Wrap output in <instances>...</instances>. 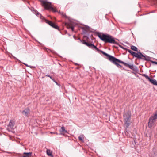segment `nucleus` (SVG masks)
I'll return each instance as SVG.
<instances>
[{"label": "nucleus", "instance_id": "1a4fd4ad", "mask_svg": "<svg viewBox=\"0 0 157 157\" xmlns=\"http://www.w3.org/2000/svg\"><path fill=\"white\" fill-rule=\"evenodd\" d=\"M124 132L125 134L127 136L129 137H131V138H132L133 137V136L132 134V132H129L127 128H126Z\"/></svg>", "mask_w": 157, "mask_h": 157}, {"label": "nucleus", "instance_id": "4be33fe9", "mask_svg": "<svg viewBox=\"0 0 157 157\" xmlns=\"http://www.w3.org/2000/svg\"><path fill=\"white\" fill-rule=\"evenodd\" d=\"M45 21L46 23L50 25L51 26V25L52 23V22L46 20V19H45Z\"/></svg>", "mask_w": 157, "mask_h": 157}, {"label": "nucleus", "instance_id": "2eb2a0df", "mask_svg": "<svg viewBox=\"0 0 157 157\" xmlns=\"http://www.w3.org/2000/svg\"><path fill=\"white\" fill-rule=\"evenodd\" d=\"M150 82L153 85L157 86V81L155 79H152L151 78Z\"/></svg>", "mask_w": 157, "mask_h": 157}, {"label": "nucleus", "instance_id": "9b49d317", "mask_svg": "<svg viewBox=\"0 0 157 157\" xmlns=\"http://www.w3.org/2000/svg\"><path fill=\"white\" fill-rule=\"evenodd\" d=\"M23 154L24 155L22 156V157H31L32 156V152H24Z\"/></svg>", "mask_w": 157, "mask_h": 157}, {"label": "nucleus", "instance_id": "f257e3e1", "mask_svg": "<svg viewBox=\"0 0 157 157\" xmlns=\"http://www.w3.org/2000/svg\"><path fill=\"white\" fill-rule=\"evenodd\" d=\"M101 52L104 55L108 57L107 59L113 64L115 65L118 67H122V66L120 65L118 63H120L123 64L126 67H128L133 71H135V68L134 65H130L123 61H122L114 56H111L103 51H101Z\"/></svg>", "mask_w": 157, "mask_h": 157}, {"label": "nucleus", "instance_id": "6ab92c4d", "mask_svg": "<svg viewBox=\"0 0 157 157\" xmlns=\"http://www.w3.org/2000/svg\"><path fill=\"white\" fill-rule=\"evenodd\" d=\"M131 48L133 50L137 52L138 51L137 48L135 46L132 45L131 46Z\"/></svg>", "mask_w": 157, "mask_h": 157}, {"label": "nucleus", "instance_id": "0eeeda50", "mask_svg": "<svg viewBox=\"0 0 157 157\" xmlns=\"http://www.w3.org/2000/svg\"><path fill=\"white\" fill-rule=\"evenodd\" d=\"M131 116V114L130 112L128 111L125 113L124 114V120H130Z\"/></svg>", "mask_w": 157, "mask_h": 157}, {"label": "nucleus", "instance_id": "4468645a", "mask_svg": "<svg viewBox=\"0 0 157 157\" xmlns=\"http://www.w3.org/2000/svg\"><path fill=\"white\" fill-rule=\"evenodd\" d=\"M51 26L52 27H53V28H54L56 29H57L58 30H59V27L57 25H56L54 23H53L52 22Z\"/></svg>", "mask_w": 157, "mask_h": 157}, {"label": "nucleus", "instance_id": "c85d7f7f", "mask_svg": "<svg viewBox=\"0 0 157 157\" xmlns=\"http://www.w3.org/2000/svg\"><path fill=\"white\" fill-rule=\"evenodd\" d=\"M54 82H55V83L57 84H58L57 82H56L55 80L53 79V80Z\"/></svg>", "mask_w": 157, "mask_h": 157}, {"label": "nucleus", "instance_id": "b1692460", "mask_svg": "<svg viewBox=\"0 0 157 157\" xmlns=\"http://www.w3.org/2000/svg\"><path fill=\"white\" fill-rule=\"evenodd\" d=\"M46 76L49 77L52 80H53V79L52 78L50 75H46Z\"/></svg>", "mask_w": 157, "mask_h": 157}, {"label": "nucleus", "instance_id": "20e7f679", "mask_svg": "<svg viewBox=\"0 0 157 157\" xmlns=\"http://www.w3.org/2000/svg\"><path fill=\"white\" fill-rule=\"evenodd\" d=\"M157 119V110L154 113L153 115L149 119L148 126L149 128H151L154 125Z\"/></svg>", "mask_w": 157, "mask_h": 157}, {"label": "nucleus", "instance_id": "7c9ffc66", "mask_svg": "<svg viewBox=\"0 0 157 157\" xmlns=\"http://www.w3.org/2000/svg\"><path fill=\"white\" fill-rule=\"evenodd\" d=\"M35 10H34V11L35 12H33V13H35V14H36V13H35Z\"/></svg>", "mask_w": 157, "mask_h": 157}, {"label": "nucleus", "instance_id": "dca6fc26", "mask_svg": "<svg viewBox=\"0 0 157 157\" xmlns=\"http://www.w3.org/2000/svg\"><path fill=\"white\" fill-rule=\"evenodd\" d=\"M35 11L36 13H37L36 15H37L38 16H40V18L41 19H45L44 17L43 16H42L36 10H35Z\"/></svg>", "mask_w": 157, "mask_h": 157}, {"label": "nucleus", "instance_id": "5701e85b", "mask_svg": "<svg viewBox=\"0 0 157 157\" xmlns=\"http://www.w3.org/2000/svg\"><path fill=\"white\" fill-rule=\"evenodd\" d=\"M119 46L121 48H122V49H124V50H127V48H124L121 45H119Z\"/></svg>", "mask_w": 157, "mask_h": 157}, {"label": "nucleus", "instance_id": "f03ea898", "mask_svg": "<svg viewBox=\"0 0 157 157\" xmlns=\"http://www.w3.org/2000/svg\"><path fill=\"white\" fill-rule=\"evenodd\" d=\"M97 36L105 43L117 44V42L115 41L114 37L110 35L105 34L101 35L98 33Z\"/></svg>", "mask_w": 157, "mask_h": 157}, {"label": "nucleus", "instance_id": "c756f323", "mask_svg": "<svg viewBox=\"0 0 157 157\" xmlns=\"http://www.w3.org/2000/svg\"><path fill=\"white\" fill-rule=\"evenodd\" d=\"M29 67H30V68H32L33 67H32V66H29Z\"/></svg>", "mask_w": 157, "mask_h": 157}, {"label": "nucleus", "instance_id": "a211bd4d", "mask_svg": "<svg viewBox=\"0 0 157 157\" xmlns=\"http://www.w3.org/2000/svg\"><path fill=\"white\" fill-rule=\"evenodd\" d=\"M79 140L83 142H84V135H80L78 137Z\"/></svg>", "mask_w": 157, "mask_h": 157}, {"label": "nucleus", "instance_id": "bb28decb", "mask_svg": "<svg viewBox=\"0 0 157 157\" xmlns=\"http://www.w3.org/2000/svg\"><path fill=\"white\" fill-rule=\"evenodd\" d=\"M86 30H89V27L88 26L87 27H86Z\"/></svg>", "mask_w": 157, "mask_h": 157}, {"label": "nucleus", "instance_id": "6e6552de", "mask_svg": "<svg viewBox=\"0 0 157 157\" xmlns=\"http://www.w3.org/2000/svg\"><path fill=\"white\" fill-rule=\"evenodd\" d=\"M22 114L25 116L28 117L30 113V109L29 108H27L25 109L22 112Z\"/></svg>", "mask_w": 157, "mask_h": 157}, {"label": "nucleus", "instance_id": "393cba45", "mask_svg": "<svg viewBox=\"0 0 157 157\" xmlns=\"http://www.w3.org/2000/svg\"><path fill=\"white\" fill-rule=\"evenodd\" d=\"M151 62L153 63H155V64H157V62H156L154 61H151Z\"/></svg>", "mask_w": 157, "mask_h": 157}, {"label": "nucleus", "instance_id": "cd10ccee", "mask_svg": "<svg viewBox=\"0 0 157 157\" xmlns=\"http://www.w3.org/2000/svg\"><path fill=\"white\" fill-rule=\"evenodd\" d=\"M24 64L26 66L29 67V66L28 65H27V64H26L24 63Z\"/></svg>", "mask_w": 157, "mask_h": 157}, {"label": "nucleus", "instance_id": "f3484780", "mask_svg": "<svg viewBox=\"0 0 157 157\" xmlns=\"http://www.w3.org/2000/svg\"><path fill=\"white\" fill-rule=\"evenodd\" d=\"M46 153L47 154L48 156H52L53 155L52 154V152L50 151V150L49 149H47L46 151Z\"/></svg>", "mask_w": 157, "mask_h": 157}, {"label": "nucleus", "instance_id": "aec40b11", "mask_svg": "<svg viewBox=\"0 0 157 157\" xmlns=\"http://www.w3.org/2000/svg\"><path fill=\"white\" fill-rule=\"evenodd\" d=\"M59 13L62 16L66 18H68V17L66 15V14L63 12H59Z\"/></svg>", "mask_w": 157, "mask_h": 157}, {"label": "nucleus", "instance_id": "f8f14e48", "mask_svg": "<svg viewBox=\"0 0 157 157\" xmlns=\"http://www.w3.org/2000/svg\"><path fill=\"white\" fill-rule=\"evenodd\" d=\"M14 125V122L13 121H10L8 126L10 128V129L13 128Z\"/></svg>", "mask_w": 157, "mask_h": 157}, {"label": "nucleus", "instance_id": "ddd939ff", "mask_svg": "<svg viewBox=\"0 0 157 157\" xmlns=\"http://www.w3.org/2000/svg\"><path fill=\"white\" fill-rule=\"evenodd\" d=\"M60 131L61 134L67 132V131L65 130V128L64 127H61V129L60 130Z\"/></svg>", "mask_w": 157, "mask_h": 157}, {"label": "nucleus", "instance_id": "39448f33", "mask_svg": "<svg viewBox=\"0 0 157 157\" xmlns=\"http://www.w3.org/2000/svg\"><path fill=\"white\" fill-rule=\"evenodd\" d=\"M41 2L42 5L44 6L45 9H51L54 12H57L56 10L52 6L51 3L48 2L47 1H41Z\"/></svg>", "mask_w": 157, "mask_h": 157}, {"label": "nucleus", "instance_id": "423d86ee", "mask_svg": "<svg viewBox=\"0 0 157 157\" xmlns=\"http://www.w3.org/2000/svg\"><path fill=\"white\" fill-rule=\"evenodd\" d=\"M79 39L82 44H85L87 46L89 47L90 48H91L94 50H95L98 52H101V51H102V50H100L99 49L97 48L94 44L91 43H89L86 42L85 40H83L82 41L79 38Z\"/></svg>", "mask_w": 157, "mask_h": 157}, {"label": "nucleus", "instance_id": "412c9836", "mask_svg": "<svg viewBox=\"0 0 157 157\" xmlns=\"http://www.w3.org/2000/svg\"><path fill=\"white\" fill-rule=\"evenodd\" d=\"M142 75L143 76L145 77V78L147 79H148L149 81L151 79V78H150L148 75H146L145 74H142Z\"/></svg>", "mask_w": 157, "mask_h": 157}, {"label": "nucleus", "instance_id": "7ed1b4c3", "mask_svg": "<svg viewBox=\"0 0 157 157\" xmlns=\"http://www.w3.org/2000/svg\"><path fill=\"white\" fill-rule=\"evenodd\" d=\"M127 51L129 52L132 56L136 57L138 59H142L144 60L148 61H149L151 58L149 56H145L142 54L140 52L138 53L134 52L131 50L127 49Z\"/></svg>", "mask_w": 157, "mask_h": 157}, {"label": "nucleus", "instance_id": "a878e982", "mask_svg": "<svg viewBox=\"0 0 157 157\" xmlns=\"http://www.w3.org/2000/svg\"><path fill=\"white\" fill-rule=\"evenodd\" d=\"M71 28L73 31L74 30V27L73 26L71 27Z\"/></svg>", "mask_w": 157, "mask_h": 157}, {"label": "nucleus", "instance_id": "9d476101", "mask_svg": "<svg viewBox=\"0 0 157 157\" xmlns=\"http://www.w3.org/2000/svg\"><path fill=\"white\" fill-rule=\"evenodd\" d=\"M124 122L126 128H127L130 125V120H124Z\"/></svg>", "mask_w": 157, "mask_h": 157}]
</instances>
